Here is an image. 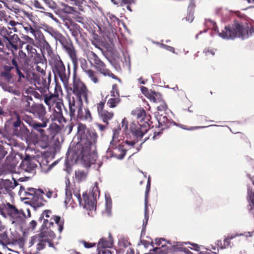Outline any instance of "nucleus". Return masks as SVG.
I'll return each mask as SVG.
<instances>
[{"instance_id":"f257e3e1","label":"nucleus","mask_w":254,"mask_h":254,"mask_svg":"<svg viewBox=\"0 0 254 254\" xmlns=\"http://www.w3.org/2000/svg\"><path fill=\"white\" fill-rule=\"evenodd\" d=\"M77 133L80 138L82 159L86 167H89L96 163L98 158L96 152L98 135L94 129L87 128L86 125L81 123L78 125Z\"/></svg>"},{"instance_id":"f03ea898","label":"nucleus","mask_w":254,"mask_h":254,"mask_svg":"<svg viewBox=\"0 0 254 254\" xmlns=\"http://www.w3.org/2000/svg\"><path fill=\"white\" fill-rule=\"evenodd\" d=\"M213 29L218 33L220 37L226 39H233L236 37L245 39L249 38L254 32L252 26H249L247 22H243L240 19L234 20L231 26H225L221 32H219L216 26L213 27Z\"/></svg>"},{"instance_id":"7ed1b4c3","label":"nucleus","mask_w":254,"mask_h":254,"mask_svg":"<svg viewBox=\"0 0 254 254\" xmlns=\"http://www.w3.org/2000/svg\"><path fill=\"white\" fill-rule=\"evenodd\" d=\"M47 31L56 41H59L61 44L63 49L68 55L71 60L75 70L77 69L78 59L76 50L71 40L69 38H66L60 31L52 27H49L47 29Z\"/></svg>"},{"instance_id":"20e7f679","label":"nucleus","mask_w":254,"mask_h":254,"mask_svg":"<svg viewBox=\"0 0 254 254\" xmlns=\"http://www.w3.org/2000/svg\"><path fill=\"white\" fill-rule=\"evenodd\" d=\"M43 223L41 226V230L46 231L55 232L57 230L56 225L58 226V230L61 233L64 229V220L61 219L60 216L52 215V212L50 210H45L40 215L38 221Z\"/></svg>"},{"instance_id":"39448f33","label":"nucleus","mask_w":254,"mask_h":254,"mask_svg":"<svg viewBox=\"0 0 254 254\" xmlns=\"http://www.w3.org/2000/svg\"><path fill=\"white\" fill-rule=\"evenodd\" d=\"M49 62L55 78L59 77L64 86L67 87L70 74L69 65H68L67 71L66 72L65 65L59 55L49 59Z\"/></svg>"},{"instance_id":"423d86ee","label":"nucleus","mask_w":254,"mask_h":254,"mask_svg":"<svg viewBox=\"0 0 254 254\" xmlns=\"http://www.w3.org/2000/svg\"><path fill=\"white\" fill-rule=\"evenodd\" d=\"M0 215L5 218H9L12 224H16L22 223L25 217L22 209H18L9 202L0 206Z\"/></svg>"},{"instance_id":"0eeeda50","label":"nucleus","mask_w":254,"mask_h":254,"mask_svg":"<svg viewBox=\"0 0 254 254\" xmlns=\"http://www.w3.org/2000/svg\"><path fill=\"white\" fill-rule=\"evenodd\" d=\"M74 74L72 82V86L67 88V90L71 91L72 93L76 96L78 103L83 104L82 100H83L86 103H89V94L90 91L88 90L85 84L82 82L80 79L76 78V71L73 67Z\"/></svg>"},{"instance_id":"6e6552de","label":"nucleus","mask_w":254,"mask_h":254,"mask_svg":"<svg viewBox=\"0 0 254 254\" xmlns=\"http://www.w3.org/2000/svg\"><path fill=\"white\" fill-rule=\"evenodd\" d=\"M21 191H24L25 199H28L29 203L34 207H40L44 206L47 202L43 198L44 191L41 189H37L33 188L25 189L21 186L20 189Z\"/></svg>"},{"instance_id":"1a4fd4ad","label":"nucleus","mask_w":254,"mask_h":254,"mask_svg":"<svg viewBox=\"0 0 254 254\" xmlns=\"http://www.w3.org/2000/svg\"><path fill=\"white\" fill-rule=\"evenodd\" d=\"M21 191H24L25 199H28L29 203L34 207H40L44 206L47 202L43 198L44 191L41 189H37L33 188L25 189L21 186L20 189Z\"/></svg>"},{"instance_id":"9d476101","label":"nucleus","mask_w":254,"mask_h":254,"mask_svg":"<svg viewBox=\"0 0 254 254\" xmlns=\"http://www.w3.org/2000/svg\"><path fill=\"white\" fill-rule=\"evenodd\" d=\"M88 58L90 64L94 66L97 71L105 76L110 77L122 83V80L113 74L109 69L107 68L106 64L101 61L94 52L89 51L88 52Z\"/></svg>"},{"instance_id":"9b49d317","label":"nucleus","mask_w":254,"mask_h":254,"mask_svg":"<svg viewBox=\"0 0 254 254\" xmlns=\"http://www.w3.org/2000/svg\"><path fill=\"white\" fill-rule=\"evenodd\" d=\"M48 237L55 238L56 237L55 232L52 231L49 232L41 230L40 233L31 237L28 242V247L35 249L37 252L43 250L46 247Z\"/></svg>"},{"instance_id":"f8f14e48","label":"nucleus","mask_w":254,"mask_h":254,"mask_svg":"<svg viewBox=\"0 0 254 254\" xmlns=\"http://www.w3.org/2000/svg\"><path fill=\"white\" fill-rule=\"evenodd\" d=\"M100 191L97 186H94L90 194H83V203L82 205L83 207L88 210H93L96 206L97 197L99 196Z\"/></svg>"},{"instance_id":"ddd939ff","label":"nucleus","mask_w":254,"mask_h":254,"mask_svg":"<svg viewBox=\"0 0 254 254\" xmlns=\"http://www.w3.org/2000/svg\"><path fill=\"white\" fill-rule=\"evenodd\" d=\"M119 132L115 129L114 131L112 139L110 142L109 149H113L114 150L112 151V155H113L117 158L122 159L126 155L127 149L125 148L124 145H119L117 147V144L119 142L118 139Z\"/></svg>"},{"instance_id":"4468645a","label":"nucleus","mask_w":254,"mask_h":254,"mask_svg":"<svg viewBox=\"0 0 254 254\" xmlns=\"http://www.w3.org/2000/svg\"><path fill=\"white\" fill-rule=\"evenodd\" d=\"M12 132L14 135L22 140H27L31 135L29 129L22 123L18 118L12 124Z\"/></svg>"},{"instance_id":"2eb2a0df","label":"nucleus","mask_w":254,"mask_h":254,"mask_svg":"<svg viewBox=\"0 0 254 254\" xmlns=\"http://www.w3.org/2000/svg\"><path fill=\"white\" fill-rule=\"evenodd\" d=\"M150 127V123H133L130 125V131L136 138L140 139L147 132Z\"/></svg>"},{"instance_id":"dca6fc26","label":"nucleus","mask_w":254,"mask_h":254,"mask_svg":"<svg viewBox=\"0 0 254 254\" xmlns=\"http://www.w3.org/2000/svg\"><path fill=\"white\" fill-rule=\"evenodd\" d=\"M131 115L137 120V123L141 122L150 123L151 117L149 114H147L145 110L142 107H137L133 110Z\"/></svg>"},{"instance_id":"f3484780","label":"nucleus","mask_w":254,"mask_h":254,"mask_svg":"<svg viewBox=\"0 0 254 254\" xmlns=\"http://www.w3.org/2000/svg\"><path fill=\"white\" fill-rule=\"evenodd\" d=\"M155 244L157 246L161 245V247L154 248L150 250V254H166L168 253V248H166V244H170L173 247V242L165 241L163 238H156L155 239Z\"/></svg>"},{"instance_id":"a211bd4d","label":"nucleus","mask_w":254,"mask_h":254,"mask_svg":"<svg viewBox=\"0 0 254 254\" xmlns=\"http://www.w3.org/2000/svg\"><path fill=\"white\" fill-rule=\"evenodd\" d=\"M28 112L32 114L34 116L37 117L41 120L48 119L45 117L46 111L45 107L42 104L33 103Z\"/></svg>"},{"instance_id":"6ab92c4d","label":"nucleus","mask_w":254,"mask_h":254,"mask_svg":"<svg viewBox=\"0 0 254 254\" xmlns=\"http://www.w3.org/2000/svg\"><path fill=\"white\" fill-rule=\"evenodd\" d=\"M42 122H36L35 124L32 126V129L31 130L32 133L33 130L37 131L39 135L43 138H45L46 137H48L46 135V131L43 128L46 127L47 126V124L49 122V119H45L41 120Z\"/></svg>"},{"instance_id":"aec40b11","label":"nucleus","mask_w":254,"mask_h":254,"mask_svg":"<svg viewBox=\"0 0 254 254\" xmlns=\"http://www.w3.org/2000/svg\"><path fill=\"white\" fill-rule=\"evenodd\" d=\"M20 167L27 172H31L36 167L37 165L34 162V160L32 159L30 156H26L22 161Z\"/></svg>"},{"instance_id":"412c9836","label":"nucleus","mask_w":254,"mask_h":254,"mask_svg":"<svg viewBox=\"0 0 254 254\" xmlns=\"http://www.w3.org/2000/svg\"><path fill=\"white\" fill-rule=\"evenodd\" d=\"M68 99L69 105V114L71 119H74L75 118V113L76 110L77 109L78 110L80 107H82V104H80L78 103V100L76 101L73 97H71L68 96Z\"/></svg>"},{"instance_id":"4be33fe9","label":"nucleus","mask_w":254,"mask_h":254,"mask_svg":"<svg viewBox=\"0 0 254 254\" xmlns=\"http://www.w3.org/2000/svg\"><path fill=\"white\" fill-rule=\"evenodd\" d=\"M158 122V127L162 130L167 128L171 126L172 124H175L174 122H172L166 116L163 115H158L156 117Z\"/></svg>"},{"instance_id":"5701e85b","label":"nucleus","mask_w":254,"mask_h":254,"mask_svg":"<svg viewBox=\"0 0 254 254\" xmlns=\"http://www.w3.org/2000/svg\"><path fill=\"white\" fill-rule=\"evenodd\" d=\"M40 46L41 47V50L42 53L44 54V51H46L49 59H51L58 55L55 53L53 48L45 38H43V39L41 40Z\"/></svg>"},{"instance_id":"b1692460","label":"nucleus","mask_w":254,"mask_h":254,"mask_svg":"<svg viewBox=\"0 0 254 254\" xmlns=\"http://www.w3.org/2000/svg\"><path fill=\"white\" fill-rule=\"evenodd\" d=\"M42 96L44 103L48 106L50 109L54 106L55 103L59 100L60 98L50 92L48 93L43 94Z\"/></svg>"},{"instance_id":"393cba45","label":"nucleus","mask_w":254,"mask_h":254,"mask_svg":"<svg viewBox=\"0 0 254 254\" xmlns=\"http://www.w3.org/2000/svg\"><path fill=\"white\" fill-rule=\"evenodd\" d=\"M77 117L81 120L91 122L92 120V116L91 113L88 108L82 109L81 107H80L77 111Z\"/></svg>"},{"instance_id":"a878e982","label":"nucleus","mask_w":254,"mask_h":254,"mask_svg":"<svg viewBox=\"0 0 254 254\" xmlns=\"http://www.w3.org/2000/svg\"><path fill=\"white\" fill-rule=\"evenodd\" d=\"M113 242L111 234L109 233L108 237H104L100 239L98 243V249L100 248H111L113 245Z\"/></svg>"},{"instance_id":"bb28decb","label":"nucleus","mask_w":254,"mask_h":254,"mask_svg":"<svg viewBox=\"0 0 254 254\" xmlns=\"http://www.w3.org/2000/svg\"><path fill=\"white\" fill-rule=\"evenodd\" d=\"M30 57L32 58V61H30V64H31V65H29V68L33 67L34 64L47 62L44 53L41 54L37 52L33 55H31Z\"/></svg>"},{"instance_id":"cd10ccee","label":"nucleus","mask_w":254,"mask_h":254,"mask_svg":"<svg viewBox=\"0 0 254 254\" xmlns=\"http://www.w3.org/2000/svg\"><path fill=\"white\" fill-rule=\"evenodd\" d=\"M50 118L52 122H58L62 126H63V124L66 122V120L63 116L62 112L54 111L50 116Z\"/></svg>"},{"instance_id":"c85d7f7f","label":"nucleus","mask_w":254,"mask_h":254,"mask_svg":"<svg viewBox=\"0 0 254 254\" xmlns=\"http://www.w3.org/2000/svg\"><path fill=\"white\" fill-rule=\"evenodd\" d=\"M150 180L149 178L147 181V183L146 186V190L145 192V200H144V204H145V208H144V211H145V219H146V222H147L149 218L148 215V197L149 195V193L150 190Z\"/></svg>"},{"instance_id":"c756f323","label":"nucleus","mask_w":254,"mask_h":254,"mask_svg":"<svg viewBox=\"0 0 254 254\" xmlns=\"http://www.w3.org/2000/svg\"><path fill=\"white\" fill-rule=\"evenodd\" d=\"M16 119L19 118L21 121H24L31 127L37 122L34 120L32 117H31V116L27 115L26 114H22L20 115L18 114H16Z\"/></svg>"},{"instance_id":"7c9ffc66","label":"nucleus","mask_w":254,"mask_h":254,"mask_svg":"<svg viewBox=\"0 0 254 254\" xmlns=\"http://www.w3.org/2000/svg\"><path fill=\"white\" fill-rule=\"evenodd\" d=\"M41 76V79H39V84H41L42 88L49 89L50 82L51 81V73L49 72L47 75L46 73L45 75Z\"/></svg>"},{"instance_id":"2f4dec72","label":"nucleus","mask_w":254,"mask_h":254,"mask_svg":"<svg viewBox=\"0 0 254 254\" xmlns=\"http://www.w3.org/2000/svg\"><path fill=\"white\" fill-rule=\"evenodd\" d=\"M114 115V114L113 112H109L106 110L99 115V118L107 125L109 124V121L113 119Z\"/></svg>"},{"instance_id":"473e14b6","label":"nucleus","mask_w":254,"mask_h":254,"mask_svg":"<svg viewBox=\"0 0 254 254\" xmlns=\"http://www.w3.org/2000/svg\"><path fill=\"white\" fill-rule=\"evenodd\" d=\"M111 97L107 101V105L111 108H114L121 102V99L120 96L117 95L115 96H111Z\"/></svg>"},{"instance_id":"72a5a7b5","label":"nucleus","mask_w":254,"mask_h":254,"mask_svg":"<svg viewBox=\"0 0 254 254\" xmlns=\"http://www.w3.org/2000/svg\"><path fill=\"white\" fill-rule=\"evenodd\" d=\"M47 68V62L35 64L33 65V69H35L37 72L41 73V75H45V70Z\"/></svg>"},{"instance_id":"f704fd0d","label":"nucleus","mask_w":254,"mask_h":254,"mask_svg":"<svg viewBox=\"0 0 254 254\" xmlns=\"http://www.w3.org/2000/svg\"><path fill=\"white\" fill-rule=\"evenodd\" d=\"M182 244L180 242H173V250L175 251L184 252L186 254H192L188 249L182 247Z\"/></svg>"},{"instance_id":"c9c22d12","label":"nucleus","mask_w":254,"mask_h":254,"mask_svg":"<svg viewBox=\"0 0 254 254\" xmlns=\"http://www.w3.org/2000/svg\"><path fill=\"white\" fill-rule=\"evenodd\" d=\"M80 26L75 23L72 24L70 27L68 29L72 36L74 38V39L76 40H78V34L80 32Z\"/></svg>"},{"instance_id":"e433bc0d","label":"nucleus","mask_w":254,"mask_h":254,"mask_svg":"<svg viewBox=\"0 0 254 254\" xmlns=\"http://www.w3.org/2000/svg\"><path fill=\"white\" fill-rule=\"evenodd\" d=\"M12 47L16 48L18 46V43L21 44V41L18 35L14 34L12 36H9L8 40H7Z\"/></svg>"},{"instance_id":"4c0bfd02","label":"nucleus","mask_w":254,"mask_h":254,"mask_svg":"<svg viewBox=\"0 0 254 254\" xmlns=\"http://www.w3.org/2000/svg\"><path fill=\"white\" fill-rule=\"evenodd\" d=\"M19 55L20 57V60H22V61H20V62L23 63V66L25 68H29V66L31 65V64H30V59L27 57L26 54L22 50H20L19 51Z\"/></svg>"},{"instance_id":"58836bf2","label":"nucleus","mask_w":254,"mask_h":254,"mask_svg":"<svg viewBox=\"0 0 254 254\" xmlns=\"http://www.w3.org/2000/svg\"><path fill=\"white\" fill-rule=\"evenodd\" d=\"M88 77L94 83H97L99 81L97 72L92 69L87 70L85 72Z\"/></svg>"},{"instance_id":"ea45409f","label":"nucleus","mask_w":254,"mask_h":254,"mask_svg":"<svg viewBox=\"0 0 254 254\" xmlns=\"http://www.w3.org/2000/svg\"><path fill=\"white\" fill-rule=\"evenodd\" d=\"M87 174L83 170H77L75 171V178L78 182H81L85 180Z\"/></svg>"},{"instance_id":"a19ab883","label":"nucleus","mask_w":254,"mask_h":254,"mask_svg":"<svg viewBox=\"0 0 254 254\" xmlns=\"http://www.w3.org/2000/svg\"><path fill=\"white\" fill-rule=\"evenodd\" d=\"M59 11L65 13L71 14L75 11V10L73 7L69 6L65 3H62L59 8Z\"/></svg>"},{"instance_id":"79ce46f5","label":"nucleus","mask_w":254,"mask_h":254,"mask_svg":"<svg viewBox=\"0 0 254 254\" xmlns=\"http://www.w3.org/2000/svg\"><path fill=\"white\" fill-rule=\"evenodd\" d=\"M144 96L149 99L151 101L157 102L159 100V97L160 96V95L156 93L155 92L149 91L147 93H146V94L144 95Z\"/></svg>"},{"instance_id":"37998d69","label":"nucleus","mask_w":254,"mask_h":254,"mask_svg":"<svg viewBox=\"0 0 254 254\" xmlns=\"http://www.w3.org/2000/svg\"><path fill=\"white\" fill-rule=\"evenodd\" d=\"M231 241L229 238L226 237L223 240V242L221 240H218L217 241V245L221 249H226L228 248L230 245Z\"/></svg>"},{"instance_id":"c03bdc74","label":"nucleus","mask_w":254,"mask_h":254,"mask_svg":"<svg viewBox=\"0 0 254 254\" xmlns=\"http://www.w3.org/2000/svg\"><path fill=\"white\" fill-rule=\"evenodd\" d=\"M32 5L35 8L40 9L41 11L47 10V8L43 4L42 0H34L32 1Z\"/></svg>"},{"instance_id":"a18cd8bd","label":"nucleus","mask_w":254,"mask_h":254,"mask_svg":"<svg viewBox=\"0 0 254 254\" xmlns=\"http://www.w3.org/2000/svg\"><path fill=\"white\" fill-rule=\"evenodd\" d=\"M48 129L51 131V134L55 135L61 130V125H58L56 123L52 124L50 125Z\"/></svg>"},{"instance_id":"49530a36","label":"nucleus","mask_w":254,"mask_h":254,"mask_svg":"<svg viewBox=\"0 0 254 254\" xmlns=\"http://www.w3.org/2000/svg\"><path fill=\"white\" fill-rule=\"evenodd\" d=\"M9 243L10 240L7 233L5 232L0 233V243L3 245H6Z\"/></svg>"},{"instance_id":"de8ad7c7","label":"nucleus","mask_w":254,"mask_h":254,"mask_svg":"<svg viewBox=\"0 0 254 254\" xmlns=\"http://www.w3.org/2000/svg\"><path fill=\"white\" fill-rule=\"evenodd\" d=\"M79 61L80 62L81 68L85 73L87 72V70L91 69L88 67L87 62L85 59L81 58L79 59Z\"/></svg>"},{"instance_id":"09e8293b","label":"nucleus","mask_w":254,"mask_h":254,"mask_svg":"<svg viewBox=\"0 0 254 254\" xmlns=\"http://www.w3.org/2000/svg\"><path fill=\"white\" fill-rule=\"evenodd\" d=\"M156 103H160V104L157 106L158 111H165L167 109V104L164 101L160 99V97H159V100H158V102Z\"/></svg>"},{"instance_id":"8fccbe9b","label":"nucleus","mask_w":254,"mask_h":254,"mask_svg":"<svg viewBox=\"0 0 254 254\" xmlns=\"http://www.w3.org/2000/svg\"><path fill=\"white\" fill-rule=\"evenodd\" d=\"M35 46L34 44H27L26 46V49L28 52V54L29 57L31 56V55H33L37 53V50L34 47Z\"/></svg>"},{"instance_id":"3c124183","label":"nucleus","mask_w":254,"mask_h":254,"mask_svg":"<svg viewBox=\"0 0 254 254\" xmlns=\"http://www.w3.org/2000/svg\"><path fill=\"white\" fill-rule=\"evenodd\" d=\"M105 104V101L104 100V101H100L99 103H98L95 105V106H96V108H97L98 115H100L103 112L106 111V110L104 109Z\"/></svg>"},{"instance_id":"603ef678","label":"nucleus","mask_w":254,"mask_h":254,"mask_svg":"<svg viewBox=\"0 0 254 254\" xmlns=\"http://www.w3.org/2000/svg\"><path fill=\"white\" fill-rule=\"evenodd\" d=\"M23 28L27 34L35 35V30L34 28L29 24L26 23L23 25Z\"/></svg>"},{"instance_id":"864d4df0","label":"nucleus","mask_w":254,"mask_h":254,"mask_svg":"<svg viewBox=\"0 0 254 254\" xmlns=\"http://www.w3.org/2000/svg\"><path fill=\"white\" fill-rule=\"evenodd\" d=\"M10 34L6 28L2 27L0 29V36L2 37L4 40H7Z\"/></svg>"},{"instance_id":"5fc2aeb1","label":"nucleus","mask_w":254,"mask_h":254,"mask_svg":"<svg viewBox=\"0 0 254 254\" xmlns=\"http://www.w3.org/2000/svg\"><path fill=\"white\" fill-rule=\"evenodd\" d=\"M17 184L18 183L15 181L12 183L8 180H5L3 182L4 186L7 189H14Z\"/></svg>"},{"instance_id":"6e6d98bb","label":"nucleus","mask_w":254,"mask_h":254,"mask_svg":"<svg viewBox=\"0 0 254 254\" xmlns=\"http://www.w3.org/2000/svg\"><path fill=\"white\" fill-rule=\"evenodd\" d=\"M43 4L47 8L54 9L55 8V3L52 0H42Z\"/></svg>"},{"instance_id":"4d7b16f0","label":"nucleus","mask_w":254,"mask_h":254,"mask_svg":"<svg viewBox=\"0 0 254 254\" xmlns=\"http://www.w3.org/2000/svg\"><path fill=\"white\" fill-rule=\"evenodd\" d=\"M53 94L57 96V97H59L60 95H62L63 91L60 84L56 82L54 93Z\"/></svg>"},{"instance_id":"13d9d810","label":"nucleus","mask_w":254,"mask_h":254,"mask_svg":"<svg viewBox=\"0 0 254 254\" xmlns=\"http://www.w3.org/2000/svg\"><path fill=\"white\" fill-rule=\"evenodd\" d=\"M177 126L179 127L180 128H183L184 129L186 130H192L198 128H203L205 127H201V126H196V127H188L186 125H184L182 124L179 125H176Z\"/></svg>"},{"instance_id":"bf43d9fd","label":"nucleus","mask_w":254,"mask_h":254,"mask_svg":"<svg viewBox=\"0 0 254 254\" xmlns=\"http://www.w3.org/2000/svg\"><path fill=\"white\" fill-rule=\"evenodd\" d=\"M111 96H115L118 94L120 96V92L117 84H114L112 85V90L110 91Z\"/></svg>"},{"instance_id":"052dcab7","label":"nucleus","mask_w":254,"mask_h":254,"mask_svg":"<svg viewBox=\"0 0 254 254\" xmlns=\"http://www.w3.org/2000/svg\"><path fill=\"white\" fill-rule=\"evenodd\" d=\"M249 208L251 211L254 210V193H251L249 197Z\"/></svg>"},{"instance_id":"680f3d73","label":"nucleus","mask_w":254,"mask_h":254,"mask_svg":"<svg viewBox=\"0 0 254 254\" xmlns=\"http://www.w3.org/2000/svg\"><path fill=\"white\" fill-rule=\"evenodd\" d=\"M65 198L64 200V203L67 204L70 202V201L72 198L71 192L70 190H68L67 187H66V190L65 192Z\"/></svg>"},{"instance_id":"e2e57ef3","label":"nucleus","mask_w":254,"mask_h":254,"mask_svg":"<svg viewBox=\"0 0 254 254\" xmlns=\"http://www.w3.org/2000/svg\"><path fill=\"white\" fill-rule=\"evenodd\" d=\"M45 190L46 192V195L48 198H51L53 197H56L57 196V193L53 190H50L49 189H45Z\"/></svg>"},{"instance_id":"0e129e2a","label":"nucleus","mask_w":254,"mask_h":254,"mask_svg":"<svg viewBox=\"0 0 254 254\" xmlns=\"http://www.w3.org/2000/svg\"><path fill=\"white\" fill-rule=\"evenodd\" d=\"M196 7L194 0H190V3L188 7V10L189 12L194 13Z\"/></svg>"},{"instance_id":"69168bd1","label":"nucleus","mask_w":254,"mask_h":254,"mask_svg":"<svg viewBox=\"0 0 254 254\" xmlns=\"http://www.w3.org/2000/svg\"><path fill=\"white\" fill-rule=\"evenodd\" d=\"M23 39L24 40V41L22 42L21 44L22 45L27 44H34V40L32 38H30L28 36H24L23 37Z\"/></svg>"},{"instance_id":"338daca9","label":"nucleus","mask_w":254,"mask_h":254,"mask_svg":"<svg viewBox=\"0 0 254 254\" xmlns=\"http://www.w3.org/2000/svg\"><path fill=\"white\" fill-rule=\"evenodd\" d=\"M55 105L56 108H57V110H54V111L62 112V106H63V103L62 99H61L59 98V100H58V101H57V102L55 103Z\"/></svg>"},{"instance_id":"774afa93","label":"nucleus","mask_w":254,"mask_h":254,"mask_svg":"<svg viewBox=\"0 0 254 254\" xmlns=\"http://www.w3.org/2000/svg\"><path fill=\"white\" fill-rule=\"evenodd\" d=\"M73 193L74 195L77 198L79 203L81 204L82 199L79 192V190L78 189L76 188L75 190H73Z\"/></svg>"}]
</instances>
